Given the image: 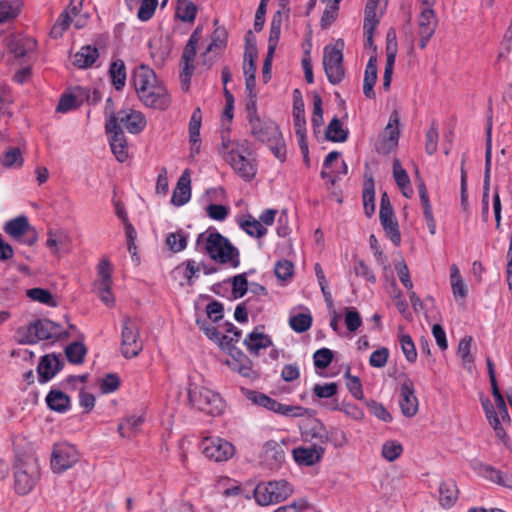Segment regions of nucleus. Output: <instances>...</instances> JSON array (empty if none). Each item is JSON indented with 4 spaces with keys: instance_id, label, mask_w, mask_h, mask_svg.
Instances as JSON below:
<instances>
[{
    "instance_id": "20",
    "label": "nucleus",
    "mask_w": 512,
    "mask_h": 512,
    "mask_svg": "<svg viewBox=\"0 0 512 512\" xmlns=\"http://www.w3.org/2000/svg\"><path fill=\"white\" fill-rule=\"evenodd\" d=\"M191 198L190 170L185 169L179 177L171 197V203L177 207L185 205Z\"/></svg>"
},
{
    "instance_id": "64",
    "label": "nucleus",
    "mask_w": 512,
    "mask_h": 512,
    "mask_svg": "<svg viewBox=\"0 0 512 512\" xmlns=\"http://www.w3.org/2000/svg\"><path fill=\"white\" fill-rule=\"evenodd\" d=\"M366 405L369 408L370 412L378 419L387 423L392 421V415L387 411L383 404L375 400H367Z\"/></svg>"
},
{
    "instance_id": "26",
    "label": "nucleus",
    "mask_w": 512,
    "mask_h": 512,
    "mask_svg": "<svg viewBox=\"0 0 512 512\" xmlns=\"http://www.w3.org/2000/svg\"><path fill=\"white\" fill-rule=\"evenodd\" d=\"M258 329L259 327H256L244 339V345L247 347L248 351L255 355H258L261 349H265L273 345L271 337L268 334L259 332Z\"/></svg>"
},
{
    "instance_id": "17",
    "label": "nucleus",
    "mask_w": 512,
    "mask_h": 512,
    "mask_svg": "<svg viewBox=\"0 0 512 512\" xmlns=\"http://www.w3.org/2000/svg\"><path fill=\"white\" fill-rule=\"evenodd\" d=\"M399 405L401 412L406 417H413L418 411V399L415 395L414 384L409 378L401 384Z\"/></svg>"
},
{
    "instance_id": "4",
    "label": "nucleus",
    "mask_w": 512,
    "mask_h": 512,
    "mask_svg": "<svg viewBox=\"0 0 512 512\" xmlns=\"http://www.w3.org/2000/svg\"><path fill=\"white\" fill-rule=\"evenodd\" d=\"M251 134L265 143L274 156L283 162L286 158V145L278 125L271 120L261 118L249 123Z\"/></svg>"
},
{
    "instance_id": "38",
    "label": "nucleus",
    "mask_w": 512,
    "mask_h": 512,
    "mask_svg": "<svg viewBox=\"0 0 512 512\" xmlns=\"http://www.w3.org/2000/svg\"><path fill=\"white\" fill-rule=\"evenodd\" d=\"M203 26L199 25L190 35L181 55V62H194L197 45L202 37Z\"/></svg>"
},
{
    "instance_id": "1",
    "label": "nucleus",
    "mask_w": 512,
    "mask_h": 512,
    "mask_svg": "<svg viewBox=\"0 0 512 512\" xmlns=\"http://www.w3.org/2000/svg\"><path fill=\"white\" fill-rule=\"evenodd\" d=\"M131 82L139 100L149 108L166 110L171 103L165 85L157 79L156 73L147 65L137 66L132 73Z\"/></svg>"
},
{
    "instance_id": "23",
    "label": "nucleus",
    "mask_w": 512,
    "mask_h": 512,
    "mask_svg": "<svg viewBox=\"0 0 512 512\" xmlns=\"http://www.w3.org/2000/svg\"><path fill=\"white\" fill-rule=\"evenodd\" d=\"M6 45L16 58H22L34 50L36 41L30 37L10 36L6 39Z\"/></svg>"
},
{
    "instance_id": "9",
    "label": "nucleus",
    "mask_w": 512,
    "mask_h": 512,
    "mask_svg": "<svg viewBox=\"0 0 512 512\" xmlns=\"http://www.w3.org/2000/svg\"><path fill=\"white\" fill-rule=\"evenodd\" d=\"M142 349L143 344L140 340L137 323L133 319L125 317L121 332V353L123 357L126 359L134 358L140 354Z\"/></svg>"
},
{
    "instance_id": "13",
    "label": "nucleus",
    "mask_w": 512,
    "mask_h": 512,
    "mask_svg": "<svg viewBox=\"0 0 512 512\" xmlns=\"http://www.w3.org/2000/svg\"><path fill=\"white\" fill-rule=\"evenodd\" d=\"M399 122V113L394 110L390 114L389 122L385 128L384 134L377 140L375 144L377 153L387 155L398 145V140L400 137Z\"/></svg>"
},
{
    "instance_id": "25",
    "label": "nucleus",
    "mask_w": 512,
    "mask_h": 512,
    "mask_svg": "<svg viewBox=\"0 0 512 512\" xmlns=\"http://www.w3.org/2000/svg\"><path fill=\"white\" fill-rule=\"evenodd\" d=\"M301 435L305 441L315 440L321 446L328 443L327 429L318 419H312L302 430Z\"/></svg>"
},
{
    "instance_id": "10",
    "label": "nucleus",
    "mask_w": 512,
    "mask_h": 512,
    "mask_svg": "<svg viewBox=\"0 0 512 512\" xmlns=\"http://www.w3.org/2000/svg\"><path fill=\"white\" fill-rule=\"evenodd\" d=\"M3 230L11 238L32 246L37 241L36 230L30 225L25 215L17 216L4 224Z\"/></svg>"
},
{
    "instance_id": "27",
    "label": "nucleus",
    "mask_w": 512,
    "mask_h": 512,
    "mask_svg": "<svg viewBox=\"0 0 512 512\" xmlns=\"http://www.w3.org/2000/svg\"><path fill=\"white\" fill-rule=\"evenodd\" d=\"M111 85L116 91H122L126 84V65L122 59H116L110 63L108 70Z\"/></svg>"
},
{
    "instance_id": "3",
    "label": "nucleus",
    "mask_w": 512,
    "mask_h": 512,
    "mask_svg": "<svg viewBox=\"0 0 512 512\" xmlns=\"http://www.w3.org/2000/svg\"><path fill=\"white\" fill-rule=\"evenodd\" d=\"M40 479L38 459L27 454L18 456L14 463V489L19 495L30 493Z\"/></svg>"
},
{
    "instance_id": "16",
    "label": "nucleus",
    "mask_w": 512,
    "mask_h": 512,
    "mask_svg": "<svg viewBox=\"0 0 512 512\" xmlns=\"http://www.w3.org/2000/svg\"><path fill=\"white\" fill-rule=\"evenodd\" d=\"M64 367L63 360L55 353L46 354L41 357L38 366V381L41 384L50 381Z\"/></svg>"
},
{
    "instance_id": "50",
    "label": "nucleus",
    "mask_w": 512,
    "mask_h": 512,
    "mask_svg": "<svg viewBox=\"0 0 512 512\" xmlns=\"http://www.w3.org/2000/svg\"><path fill=\"white\" fill-rule=\"evenodd\" d=\"M23 157L18 147H10L6 152L3 153L1 163L7 168L13 166L21 167L23 165Z\"/></svg>"
},
{
    "instance_id": "15",
    "label": "nucleus",
    "mask_w": 512,
    "mask_h": 512,
    "mask_svg": "<svg viewBox=\"0 0 512 512\" xmlns=\"http://www.w3.org/2000/svg\"><path fill=\"white\" fill-rule=\"evenodd\" d=\"M379 4V0H367L364 9V22L363 29L366 37L365 46L376 51L377 47L374 44V34L379 24V19L376 15V8Z\"/></svg>"
},
{
    "instance_id": "40",
    "label": "nucleus",
    "mask_w": 512,
    "mask_h": 512,
    "mask_svg": "<svg viewBox=\"0 0 512 512\" xmlns=\"http://www.w3.org/2000/svg\"><path fill=\"white\" fill-rule=\"evenodd\" d=\"M348 130L343 129L338 117H334L326 128V139L331 142H345L348 138Z\"/></svg>"
},
{
    "instance_id": "11",
    "label": "nucleus",
    "mask_w": 512,
    "mask_h": 512,
    "mask_svg": "<svg viewBox=\"0 0 512 512\" xmlns=\"http://www.w3.org/2000/svg\"><path fill=\"white\" fill-rule=\"evenodd\" d=\"M79 460V454L74 445L67 442L56 443L51 455V469L62 473L71 468Z\"/></svg>"
},
{
    "instance_id": "55",
    "label": "nucleus",
    "mask_w": 512,
    "mask_h": 512,
    "mask_svg": "<svg viewBox=\"0 0 512 512\" xmlns=\"http://www.w3.org/2000/svg\"><path fill=\"white\" fill-rule=\"evenodd\" d=\"M121 384L120 377L116 373L106 374L99 383L100 390L103 394L115 392Z\"/></svg>"
},
{
    "instance_id": "30",
    "label": "nucleus",
    "mask_w": 512,
    "mask_h": 512,
    "mask_svg": "<svg viewBox=\"0 0 512 512\" xmlns=\"http://www.w3.org/2000/svg\"><path fill=\"white\" fill-rule=\"evenodd\" d=\"M202 123L201 109L197 107L192 112L189 122V140L191 142L192 154H198L200 151V128Z\"/></svg>"
},
{
    "instance_id": "57",
    "label": "nucleus",
    "mask_w": 512,
    "mask_h": 512,
    "mask_svg": "<svg viewBox=\"0 0 512 512\" xmlns=\"http://www.w3.org/2000/svg\"><path fill=\"white\" fill-rule=\"evenodd\" d=\"M438 140V125L435 121H433L426 133L425 151L428 155H433L437 151Z\"/></svg>"
},
{
    "instance_id": "33",
    "label": "nucleus",
    "mask_w": 512,
    "mask_h": 512,
    "mask_svg": "<svg viewBox=\"0 0 512 512\" xmlns=\"http://www.w3.org/2000/svg\"><path fill=\"white\" fill-rule=\"evenodd\" d=\"M480 473L490 481L512 489V473H503L490 465H481Z\"/></svg>"
},
{
    "instance_id": "21",
    "label": "nucleus",
    "mask_w": 512,
    "mask_h": 512,
    "mask_svg": "<svg viewBox=\"0 0 512 512\" xmlns=\"http://www.w3.org/2000/svg\"><path fill=\"white\" fill-rule=\"evenodd\" d=\"M109 135V144L113 154L119 162H124L128 158V145L124 132L120 125L116 129L106 131Z\"/></svg>"
},
{
    "instance_id": "18",
    "label": "nucleus",
    "mask_w": 512,
    "mask_h": 512,
    "mask_svg": "<svg viewBox=\"0 0 512 512\" xmlns=\"http://www.w3.org/2000/svg\"><path fill=\"white\" fill-rule=\"evenodd\" d=\"M420 48L424 49L427 43L435 33L437 27V18L435 11L430 8H424L418 19Z\"/></svg>"
},
{
    "instance_id": "31",
    "label": "nucleus",
    "mask_w": 512,
    "mask_h": 512,
    "mask_svg": "<svg viewBox=\"0 0 512 512\" xmlns=\"http://www.w3.org/2000/svg\"><path fill=\"white\" fill-rule=\"evenodd\" d=\"M47 406L58 413H65L70 409V397L60 390H50L46 396Z\"/></svg>"
},
{
    "instance_id": "8",
    "label": "nucleus",
    "mask_w": 512,
    "mask_h": 512,
    "mask_svg": "<svg viewBox=\"0 0 512 512\" xmlns=\"http://www.w3.org/2000/svg\"><path fill=\"white\" fill-rule=\"evenodd\" d=\"M59 323L49 319H36L27 327L20 328L18 333L22 336L20 340L24 344H35L42 340L57 341L59 338Z\"/></svg>"
},
{
    "instance_id": "45",
    "label": "nucleus",
    "mask_w": 512,
    "mask_h": 512,
    "mask_svg": "<svg viewBox=\"0 0 512 512\" xmlns=\"http://www.w3.org/2000/svg\"><path fill=\"white\" fill-rule=\"evenodd\" d=\"M79 98H81V96L76 91L71 94H63L59 99L56 112L67 113L78 108L82 104V99L79 100Z\"/></svg>"
},
{
    "instance_id": "24",
    "label": "nucleus",
    "mask_w": 512,
    "mask_h": 512,
    "mask_svg": "<svg viewBox=\"0 0 512 512\" xmlns=\"http://www.w3.org/2000/svg\"><path fill=\"white\" fill-rule=\"evenodd\" d=\"M459 490L452 479L443 481L439 485V504L443 509H450L458 500Z\"/></svg>"
},
{
    "instance_id": "35",
    "label": "nucleus",
    "mask_w": 512,
    "mask_h": 512,
    "mask_svg": "<svg viewBox=\"0 0 512 512\" xmlns=\"http://www.w3.org/2000/svg\"><path fill=\"white\" fill-rule=\"evenodd\" d=\"M99 57V52L96 47L91 45L83 46L75 55H74V65L81 69H86L91 67L97 58Z\"/></svg>"
},
{
    "instance_id": "59",
    "label": "nucleus",
    "mask_w": 512,
    "mask_h": 512,
    "mask_svg": "<svg viewBox=\"0 0 512 512\" xmlns=\"http://www.w3.org/2000/svg\"><path fill=\"white\" fill-rule=\"evenodd\" d=\"M19 5H12L7 0H0V24L8 22L18 16Z\"/></svg>"
},
{
    "instance_id": "63",
    "label": "nucleus",
    "mask_w": 512,
    "mask_h": 512,
    "mask_svg": "<svg viewBox=\"0 0 512 512\" xmlns=\"http://www.w3.org/2000/svg\"><path fill=\"white\" fill-rule=\"evenodd\" d=\"M338 392V385L335 382L325 384H315L313 393L317 398H332Z\"/></svg>"
},
{
    "instance_id": "14",
    "label": "nucleus",
    "mask_w": 512,
    "mask_h": 512,
    "mask_svg": "<svg viewBox=\"0 0 512 512\" xmlns=\"http://www.w3.org/2000/svg\"><path fill=\"white\" fill-rule=\"evenodd\" d=\"M225 160L243 180L250 181L255 177L257 172L256 164L253 160L247 159L239 152L231 150L225 155Z\"/></svg>"
},
{
    "instance_id": "28",
    "label": "nucleus",
    "mask_w": 512,
    "mask_h": 512,
    "mask_svg": "<svg viewBox=\"0 0 512 512\" xmlns=\"http://www.w3.org/2000/svg\"><path fill=\"white\" fill-rule=\"evenodd\" d=\"M377 80V58L373 55L369 58L366 65L364 80H363V93L369 99H375L374 85Z\"/></svg>"
},
{
    "instance_id": "48",
    "label": "nucleus",
    "mask_w": 512,
    "mask_h": 512,
    "mask_svg": "<svg viewBox=\"0 0 512 512\" xmlns=\"http://www.w3.org/2000/svg\"><path fill=\"white\" fill-rule=\"evenodd\" d=\"M248 272L241 273L227 279L226 281L232 283V295L234 299L242 298L248 291Z\"/></svg>"
},
{
    "instance_id": "36",
    "label": "nucleus",
    "mask_w": 512,
    "mask_h": 512,
    "mask_svg": "<svg viewBox=\"0 0 512 512\" xmlns=\"http://www.w3.org/2000/svg\"><path fill=\"white\" fill-rule=\"evenodd\" d=\"M228 32L224 27L217 26L211 35V42L203 52V57L210 53H219L227 46Z\"/></svg>"
},
{
    "instance_id": "42",
    "label": "nucleus",
    "mask_w": 512,
    "mask_h": 512,
    "mask_svg": "<svg viewBox=\"0 0 512 512\" xmlns=\"http://www.w3.org/2000/svg\"><path fill=\"white\" fill-rule=\"evenodd\" d=\"M196 324L201 331L222 349L223 341L228 340V336L221 335L218 329L213 326L207 319H196Z\"/></svg>"
},
{
    "instance_id": "41",
    "label": "nucleus",
    "mask_w": 512,
    "mask_h": 512,
    "mask_svg": "<svg viewBox=\"0 0 512 512\" xmlns=\"http://www.w3.org/2000/svg\"><path fill=\"white\" fill-rule=\"evenodd\" d=\"M362 198L365 215L370 218L375 212V190L372 177L364 183Z\"/></svg>"
},
{
    "instance_id": "58",
    "label": "nucleus",
    "mask_w": 512,
    "mask_h": 512,
    "mask_svg": "<svg viewBox=\"0 0 512 512\" xmlns=\"http://www.w3.org/2000/svg\"><path fill=\"white\" fill-rule=\"evenodd\" d=\"M400 345L406 360L410 363H414L417 359V351L411 336L403 334L400 337Z\"/></svg>"
},
{
    "instance_id": "47",
    "label": "nucleus",
    "mask_w": 512,
    "mask_h": 512,
    "mask_svg": "<svg viewBox=\"0 0 512 512\" xmlns=\"http://www.w3.org/2000/svg\"><path fill=\"white\" fill-rule=\"evenodd\" d=\"M188 234L179 230L167 235L166 244L169 249L175 253L183 251L187 247Z\"/></svg>"
},
{
    "instance_id": "61",
    "label": "nucleus",
    "mask_w": 512,
    "mask_h": 512,
    "mask_svg": "<svg viewBox=\"0 0 512 512\" xmlns=\"http://www.w3.org/2000/svg\"><path fill=\"white\" fill-rule=\"evenodd\" d=\"M293 272L294 265L291 261L283 259L276 262L274 273L278 279L285 281L292 277Z\"/></svg>"
},
{
    "instance_id": "7",
    "label": "nucleus",
    "mask_w": 512,
    "mask_h": 512,
    "mask_svg": "<svg viewBox=\"0 0 512 512\" xmlns=\"http://www.w3.org/2000/svg\"><path fill=\"white\" fill-rule=\"evenodd\" d=\"M255 501L267 506L285 501L293 493V486L285 479L259 483L254 489Z\"/></svg>"
},
{
    "instance_id": "56",
    "label": "nucleus",
    "mask_w": 512,
    "mask_h": 512,
    "mask_svg": "<svg viewBox=\"0 0 512 512\" xmlns=\"http://www.w3.org/2000/svg\"><path fill=\"white\" fill-rule=\"evenodd\" d=\"M334 357L333 351L329 348H321L315 351L313 355L314 366L316 369H326Z\"/></svg>"
},
{
    "instance_id": "54",
    "label": "nucleus",
    "mask_w": 512,
    "mask_h": 512,
    "mask_svg": "<svg viewBox=\"0 0 512 512\" xmlns=\"http://www.w3.org/2000/svg\"><path fill=\"white\" fill-rule=\"evenodd\" d=\"M402 452L403 447L398 441L390 440L382 445V456L389 462L399 458Z\"/></svg>"
},
{
    "instance_id": "37",
    "label": "nucleus",
    "mask_w": 512,
    "mask_h": 512,
    "mask_svg": "<svg viewBox=\"0 0 512 512\" xmlns=\"http://www.w3.org/2000/svg\"><path fill=\"white\" fill-rule=\"evenodd\" d=\"M282 27V11L278 10L272 17L270 23V32L268 38V51L269 56H273L278 45Z\"/></svg>"
},
{
    "instance_id": "51",
    "label": "nucleus",
    "mask_w": 512,
    "mask_h": 512,
    "mask_svg": "<svg viewBox=\"0 0 512 512\" xmlns=\"http://www.w3.org/2000/svg\"><path fill=\"white\" fill-rule=\"evenodd\" d=\"M142 423L143 419L141 417L130 416L119 423L118 432L122 437H129Z\"/></svg>"
},
{
    "instance_id": "39",
    "label": "nucleus",
    "mask_w": 512,
    "mask_h": 512,
    "mask_svg": "<svg viewBox=\"0 0 512 512\" xmlns=\"http://www.w3.org/2000/svg\"><path fill=\"white\" fill-rule=\"evenodd\" d=\"M87 354V348L81 341L70 343L65 348V355L71 364L80 365L84 362Z\"/></svg>"
},
{
    "instance_id": "46",
    "label": "nucleus",
    "mask_w": 512,
    "mask_h": 512,
    "mask_svg": "<svg viewBox=\"0 0 512 512\" xmlns=\"http://www.w3.org/2000/svg\"><path fill=\"white\" fill-rule=\"evenodd\" d=\"M26 295L33 301L46 304L50 307L57 306V301L54 299L51 292L44 288H31L28 289Z\"/></svg>"
},
{
    "instance_id": "19",
    "label": "nucleus",
    "mask_w": 512,
    "mask_h": 512,
    "mask_svg": "<svg viewBox=\"0 0 512 512\" xmlns=\"http://www.w3.org/2000/svg\"><path fill=\"white\" fill-rule=\"evenodd\" d=\"M292 454L298 465L313 466L321 461L325 454V448L314 443L310 447H296L293 449Z\"/></svg>"
},
{
    "instance_id": "43",
    "label": "nucleus",
    "mask_w": 512,
    "mask_h": 512,
    "mask_svg": "<svg viewBox=\"0 0 512 512\" xmlns=\"http://www.w3.org/2000/svg\"><path fill=\"white\" fill-rule=\"evenodd\" d=\"M240 227L251 237L262 238L267 233L261 222L251 215L240 222Z\"/></svg>"
},
{
    "instance_id": "44",
    "label": "nucleus",
    "mask_w": 512,
    "mask_h": 512,
    "mask_svg": "<svg viewBox=\"0 0 512 512\" xmlns=\"http://www.w3.org/2000/svg\"><path fill=\"white\" fill-rule=\"evenodd\" d=\"M197 14L196 5L189 0H179L176 7L175 15L183 22L194 21Z\"/></svg>"
},
{
    "instance_id": "6",
    "label": "nucleus",
    "mask_w": 512,
    "mask_h": 512,
    "mask_svg": "<svg viewBox=\"0 0 512 512\" xmlns=\"http://www.w3.org/2000/svg\"><path fill=\"white\" fill-rule=\"evenodd\" d=\"M344 41L336 40L334 45H327L323 51V68L330 84L337 85L345 77L343 65Z\"/></svg>"
},
{
    "instance_id": "12",
    "label": "nucleus",
    "mask_w": 512,
    "mask_h": 512,
    "mask_svg": "<svg viewBox=\"0 0 512 512\" xmlns=\"http://www.w3.org/2000/svg\"><path fill=\"white\" fill-rule=\"evenodd\" d=\"M200 448L205 457L215 462L227 461L235 452V448L230 442L219 437L204 438Z\"/></svg>"
},
{
    "instance_id": "2",
    "label": "nucleus",
    "mask_w": 512,
    "mask_h": 512,
    "mask_svg": "<svg viewBox=\"0 0 512 512\" xmlns=\"http://www.w3.org/2000/svg\"><path fill=\"white\" fill-rule=\"evenodd\" d=\"M209 257L219 264H229L233 268L240 265V252L228 238L217 231H205L198 234L195 249L201 251V245Z\"/></svg>"
},
{
    "instance_id": "5",
    "label": "nucleus",
    "mask_w": 512,
    "mask_h": 512,
    "mask_svg": "<svg viewBox=\"0 0 512 512\" xmlns=\"http://www.w3.org/2000/svg\"><path fill=\"white\" fill-rule=\"evenodd\" d=\"M188 399L193 407L211 416H218L224 410V401L221 396L203 386L190 384Z\"/></svg>"
},
{
    "instance_id": "29",
    "label": "nucleus",
    "mask_w": 512,
    "mask_h": 512,
    "mask_svg": "<svg viewBox=\"0 0 512 512\" xmlns=\"http://www.w3.org/2000/svg\"><path fill=\"white\" fill-rule=\"evenodd\" d=\"M265 459L271 469H278L285 461L283 447L276 441H267L264 445Z\"/></svg>"
},
{
    "instance_id": "52",
    "label": "nucleus",
    "mask_w": 512,
    "mask_h": 512,
    "mask_svg": "<svg viewBox=\"0 0 512 512\" xmlns=\"http://www.w3.org/2000/svg\"><path fill=\"white\" fill-rule=\"evenodd\" d=\"M393 176L397 185L402 189V193L405 197H409L405 188L409 186L410 179L407 172L401 167L400 161L395 159L393 162Z\"/></svg>"
},
{
    "instance_id": "32",
    "label": "nucleus",
    "mask_w": 512,
    "mask_h": 512,
    "mask_svg": "<svg viewBox=\"0 0 512 512\" xmlns=\"http://www.w3.org/2000/svg\"><path fill=\"white\" fill-rule=\"evenodd\" d=\"M247 398L260 407L282 415L284 404L278 402L277 400L269 397L264 393L258 391H249Z\"/></svg>"
},
{
    "instance_id": "60",
    "label": "nucleus",
    "mask_w": 512,
    "mask_h": 512,
    "mask_svg": "<svg viewBox=\"0 0 512 512\" xmlns=\"http://www.w3.org/2000/svg\"><path fill=\"white\" fill-rule=\"evenodd\" d=\"M312 127L314 132L321 128L324 123L323 120V109H322V98L319 94H315L313 98V114L311 118Z\"/></svg>"
},
{
    "instance_id": "34",
    "label": "nucleus",
    "mask_w": 512,
    "mask_h": 512,
    "mask_svg": "<svg viewBox=\"0 0 512 512\" xmlns=\"http://www.w3.org/2000/svg\"><path fill=\"white\" fill-rule=\"evenodd\" d=\"M200 264L193 259H187L173 270L174 274H181L189 286H193L195 280L199 277Z\"/></svg>"
},
{
    "instance_id": "22",
    "label": "nucleus",
    "mask_w": 512,
    "mask_h": 512,
    "mask_svg": "<svg viewBox=\"0 0 512 512\" xmlns=\"http://www.w3.org/2000/svg\"><path fill=\"white\" fill-rule=\"evenodd\" d=\"M119 123H122L131 134L140 133L146 126L144 115L139 111H119Z\"/></svg>"
},
{
    "instance_id": "53",
    "label": "nucleus",
    "mask_w": 512,
    "mask_h": 512,
    "mask_svg": "<svg viewBox=\"0 0 512 512\" xmlns=\"http://www.w3.org/2000/svg\"><path fill=\"white\" fill-rule=\"evenodd\" d=\"M472 343L473 337L466 335L458 344L457 354L464 364H471L474 361V357L471 354Z\"/></svg>"
},
{
    "instance_id": "49",
    "label": "nucleus",
    "mask_w": 512,
    "mask_h": 512,
    "mask_svg": "<svg viewBox=\"0 0 512 512\" xmlns=\"http://www.w3.org/2000/svg\"><path fill=\"white\" fill-rule=\"evenodd\" d=\"M312 321L309 313H298L289 318V325L296 333H303L310 329Z\"/></svg>"
},
{
    "instance_id": "62",
    "label": "nucleus",
    "mask_w": 512,
    "mask_h": 512,
    "mask_svg": "<svg viewBox=\"0 0 512 512\" xmlns=\"http://www.w3.org/2000/svg\"><path fill=\"white\" fill-rule=\"evenodd\" d=\"M362 324V318L354 307L345 308V325L350 332L356 331Z\"/></svg>"
}]
</instances>
